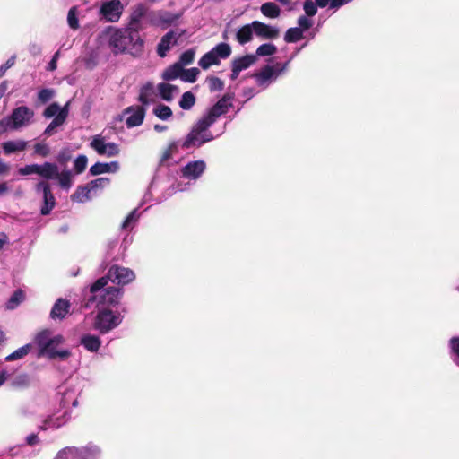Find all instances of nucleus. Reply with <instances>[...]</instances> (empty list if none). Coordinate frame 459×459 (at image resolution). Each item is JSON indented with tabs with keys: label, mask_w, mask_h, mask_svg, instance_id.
I'll return each instance as SVG.
<instances>
[{
	"label": "nucleus",
	"mask_w": 459,
	"mask_h": 459,
	"mask_svg": "<svg viewBox=\"0 0 459 459\" xmlns=\"http://www.w3.org/2000/svg\"><path fill=\"white\" fill-rule=\"evenodd\" d=\"M108 284V278H100L90 286L88 290H85V307L112 309L119 304L123 290Z\"/></svg>",
	"instance_id": "nucleus-2"
},
{
	"label": "nucleus",
	"mask_w": 459,
	"mask_h": 459,
	"mask_svg": "<svg viewBox=\"0 0 459 459\" xmlns=\"http://www.w3.org/2000/svg\"><path fill=\"white\" fill-rule=\"evenodd\" d=\"M277 51V48L275 45L272 44V43H264V44H262L260 45L256 51H255V56H273L276 53Z\"/></svg>",
	"instance_id": "nucleus-44"
},
{
	"label": "nucleus",
	"mask_w": 459,
	"mask_h": 459,
	"mask_svg": "<svg viewBox=\"0 0 459 459\" xmlns=\"http://www.w3.org/2000/svg\"><path fill=\"white\" fill-rule=\"evenodd\" d=\"M55 96L53 89L45 88L38 92V99L41 103L48 102Z\"/></svg>",
	"instance_id": "nucleus-54"
},
{
	"label": "nucleus",
	"mask_w": 459,
	"mask_h": 459,
	"mask_svg": "<svg viewBox=\"0 0 459 459\" xmlns=\"http://www.w3.org/2000/svg\"><path fill=\"white\" fill-rule=\"evenodd\" d=\"M28 50H29L30 54L33 56H38L42 52L40 45H39L38 43H35V42L30 43L29 47H28Z\"/></svg>",
	"instance_id": "nucleus-64"
},
{
	"label": "nucleus",
	"mask_w": 459,
	"mask_h": 459,
	"mask_svg": "<svg viewBox=\"0 0 459 459\" xmlns=\"http://www.w3.org/2000/svg\"><path fill=\"white\" fill-rule=\"evenodd\" d=\"M157 91L160 97L168 102H170L174 99V96L179 92L177 86L166 82L159 83L157 85Z\"/></svg>",
	"instance_id": "nucleus-30"
},
{
	"label": "nucleus",
	"mask_w": 459,
	"mask_h": 459,
	"mask_svg": "<svg viewBox=\"0 0 459 459\" xmlns=\"http://www.w3.org/2000/svg\"><path fill=\"white\" fill-rule=\"evenodd\" d=\"M128 115L126 119V125L128 128L139 126L143 124L145 117V108L143 106H130L124 111Z\"/></svg>",
	"instance_id": "nucleus-18"
},
{
	"label": "nucleus",
	"mask_w": 459,
	"mask_h": 459,
	"mask_svg": "<svg viewBox=\"0 0 459 459\" xmlns=\"http://www.w3.org/2000/svg\"><path fill=\"white\" fill-rule=\"evenodd\" d=\"M303 30L293 27L287 30L284 35V40L288 43L298 42L299 40L303 39Z\"/></svg>",
	"instance_id": "nucleus-38"
},
{
	"label": "nucleus",
	"mask_w": 459,
	"mask_h": 459,
	"mask_svg": "<svg viewBox=\"0 0 459 459\" xmlns=\"http://www.w3.org/2000/svg\"><path fill=\"white\" fill-rule=\"evenodd\" d=\"M317 4L312 0H306L303 4L304 11L307 16H314L317 12Z\"/></svg>",
	"instance_id": "nucleus-56"
},
{
	"label": "nucleus",
	"mask_w": 459,
	"mask_h": 459,
	"mask_svg": "<svg viewBox=\"0 0 459 459\" xmlns=\"http://www.w3.org/2000/svg\"><path fill=\"white\" fill-rule=\"evenodd\" d=\"M255 35L263 39H274L279 37L280 30L277 26L266 24L260 21L253 22Z\"/></svg>",
	"instance_id": "nucleus-19"
},
{
	"label": "nucleus",
	"mask_w": 459,
	"mask_h": 459,
	"mask_svg": "<svg viewBox=\"0 0 459 459\" xmlns=\"http://www.w3.org/2000/svg\"><path fill=\"white\" fill-rule=\"evenodd\" d=\"M109 44L115 53H122L126 50L136 55L143 47V39L139 33L130 30L128 27L115 30L109 39Z\"/></svg>",
	"instance_id": "nucleus-3"
},
{
	"label": "nucleus",
	"mask_w": 459,
	"mask_h": 459,
	"mask_svg": "<svg viewBox=\"0 0 459 459\" xmlns=\"http://www.w3.org/2000/svg\"><path fill=\"white\" fill-rule=\"evenodd\" d=\"M139 219V214L137 213V209L133 210L125 219L122 223V229L125 230H131L135 225L136 221Z\"/></svg>",
	"instance_id": "nucleus-46"
},
{
	"label": "nucleus",
	"mask_w": 459,
	"mask_h": 459,
	"mask_svg": "<svg viewBox=\"0 0 459 459\" xmlns=\"http://www.w3.org/2000/svg\"><path fill=\"white\" fill-rule=\"evenodd\" d=\"M34 152L41 157H47L50 153V148L45 143H38L34 145Z\"/></svg>",
	"instance_id": "nucleus-55"
},
{
	"label": "nucleus",
	"mask_w": 459,
	"mask_h": 459,
	"mask_svg": "<svg viewBox=\"0 0 459 459\" xmlns=\"http://www.w3.org/2000/svg\"><path fill=\"white\" fill-rule=\"evenodd\" d=\"M92 191L88 185L78 186L75 192L71 195V200L76 203H85L92 197Z\"/></svg>",
	"instance_id": "nucleus-31"
},
{
	"label": "nucleus",
	"mask_w": 459,
	"mask_h": 459,
	"mask_svg": "<svg viewBox=\"0 0 459 459\" xmlns=\"http://www.w3.org/2000/svg\"><path fill=\"white\" fill-rule=\"evenodd\" d=\"M71 159V153L69 150L63 149L57 154L56 160L61 164H65Z\"/></svg>",
	"instance_id": "nucleus-60"
},
{
	"label": "nucleus",
	"mask_w": 459,
	"mask_h": 459,
	"mask_svg": "<svg viewBox=\"0 0 459 459\" xmlns=\"http://www.w3.org/2000/svg\"><path fill=\"white\" fill-rule=\"evenodd\" d=\"M34 111L27 106H20L13 109L9 117L12 131L29 126L33 122Z\"/></svg>",
	"instance_id": "nucleus-8"
},
{
	"label": "nucleus",
	"mask_w": 459,
	"mask_h": 459,
	"mask_svg": "<svg viewBox=\"0 0 459 459\" xmlns=\"http://www.w3.org/2000/svg\"><path fill=\"white\" fill-rule=\"evenodd\" d=\"M70 354H71V352L66 349L56 350V349H55V347H53V349H51V351L47 354V356L51 359H56V358H60L61 359H65L70 356Z\"/></svg>",
	"instance_id": "nucleus-53"
},
{
	"label": "nucleus",
	"mask_w": 459,
	"mask_h": 459,
	"mask_svg": "<svg viewBox=\"0 0 459 459\" xmlns=\"http://www.w3.org/2000/svg\"><path fill=\"white\" fill-rule=\"evenodd\" d=\"M88 158L84 154L79 155L74 161V169L76 174H81L87 167Z\"/></svg>",
	"instance_id": "nucleus-48"
},
{
	"label": "nucleus",
	"mask_w": 459,
	"mask_h": 459,
	"mask_svg": "<svg viewBox=\"0 0 459 459\" xmlns=\"http://www.w3.org/2000/svg\"><path fill=\"white\" fill-rule=\"evenodd\" d=\"M18 173L21 176H28L32 174L38 175V164H29L22 167L18 169Z\"/></svg>",
	"instance_id": "nucleus-57"
},
{
	"label": "nucleus",
	"mask_w": 459,
	"mask_h": 459,
	"mask_svg": "<svg viewBox=\"0 0 459 459\" xmlns=\"http://www.w3.org/2000/svg\"><path fill=\"white\" fill-rule=\"evenodd\" d=\"M70 308V302L65 299H58L52 307L50 311V317L54 320H62L68 314Z\"/></svg>",
	"instance_id": "nucleus-23"
},
{
	"label": "nucleus",
	"mask_w": 459,
	"mask_h": 459,
	"mask_svg": "<svg viewBox=\"0 0 459 459\" xmlns=\"http://www.w3.org/2000/svg\"><path fill=\"white\" fill-rule=\"evenodd\" d=\"M79 391L68 385L60 387L57 394V400L59 402V408L67 410L70 406L76 407L78 404Z\"/></svg>",
	"instance_id": "nucleus-16"
},
{
	"label": "nucleus",
	"mask_w": 459,
	"mask_h": 459,
	"mask_svg": "<svg viewBox=\"0 0 459 459\" xmlns=\"http://www.w3.org/2000/svg\"><path fill=\"white\" fill-rule=\"evenodd\" d=\"M255 34L253 22L240 27L236 32V39L240 45H245L253 39Z\"/></svg>",
	"instance_id": "nucleus-28"
},
{
	"label": "nucleus",
	"mask_w": 459,
	"mask_h": 459,
	"mask_svg": "<svg viewBox=\"0 0 459 459\" xmlns=\"http://www.w3.org/2000/svg\"><path fill=\"white\" fill-rule=\"evenodd\" d=\"M151 10H149L143 4H138L133 9L130 21L127 27L139 33L140 30L145 28L144 22L148 23V15Z\"/></svg>",
	"instance_id": "nucleus-11"
},
{
	"label": "nucleus",
	"mask_w": 459,
	"mask_h": 459,
	"mask_svg": "<svg viewBox=\"0 0 459 459\" xmlns=\"http://www.w3.org/2000/svg\"><path fill=\"white\" fill-rule=\"evenodd\" d=\"M109 184V179L107 178H99L97 179L91 180L88 185V186L91 189L92 192H96L97 189H102L106 187Z\"/></svg>",
	"instance_id": "nucleus-50"
},
{
	"label": "nucleus",
	"mask_w": 459,
	"mask_h": 459,
	"mask_svg": "<svg viewBox=\"0 0 459 459\" xmlns=\"http://www.w3.org/2000/svg\"><path fill=\"white\" fill-rule=\"evenodd\" d=\"M206 169V163L203 160L188 161L182 166L178 171V178L172 187L176 192H184L190 189L192 186L202 177Z\"/></svg>",
	"instance_id": "nucleus-4"
},
{
	"label": "nucleus",
	"mask_w": 459,
	"mask_h": 459,
	"mask_svg": "<svg viewBox=\"0 0 459 459\" xmlns=\"http://www.w3.org/2000/svg\"><path fill=\"white\" fill-rule=\"evenodd\" d=\"M450 349V358L452 361L459 368V336L452 337L448 343Z\"/></svg>",
	"instance_id": "nucleus-37"
},
{
	"label": "nucleus",
	"mask_w": 459,
	"mask_h": 459,
	"mask_svg": "<svg viewBox=\"0 0 459 459\" xmlns=\"http://www.w3.org/2000/svg\"><path fill=\"white\" fill-rule=\"evenodd\" d=\"M298 25L299 29L303 30V32L310 29L313 25V22L310 18H308L307 15H301L298 19Z\"/></svg>",
	"instance_id": "nucleus-59"
},
{
	"label": "nucleus",
	"mask_w": 459,
	"mask_h": 459,
	"mask_svg": "<svg viewBox=\"0 0 459 459\" xmlns=\"http://www.w3.org/2000/svg\"><path fill=\"white\" fill-rule=\"evenodd\" d=\"M255 61L256 56L255 55H246L241 57L235 58L231 64V80H236L238 77L240 72L249 68L252 65L255 63Z\"/></svg>",
	"instance_id": "nucleus-20"
},
{
	"label": "nucleus",
	"mask_w": 459,
	"mask_h": 459,
	"mask_svg": "<svg viewBox=\"0 0 459 459\" xmlns=\"http://www.w3.org/2000/svg\"><path fill=\"white\" fill-rule=\"evenodd\" d=\"M80 343L88 351L97 352L100 348L101 341L100 337L95 334L86 333L81 337Z\"/></svg>",
	"instance_id": "nucleus-29"
},
{
	"label": "nucleus",
	"mask_w": 459,
	"mask_h": 459,
	"mask_svg": "<svg viewBox=\"0 0 459 459\" xmlns=\"http://www.w3.org/2000/svg\"><path fill=\"white\" fill-rule=\"evenodd\" d=\"M178 18V14H174L166 10H151L148 15V24L165 29L173 24Z\"/></svg>",
	"instance_id": "nucleus-13"
},
{
	"label": "nucleus",
	"mask_w": 459,
	"mask_h": 459,
	"mask_svg": "<svg viewBox=\"0 0 459 459\" xmlns=\"http://www.w3.org/2000/svg\"><path fill=\"white\" fill-rule=\"evenodd\" d=\"M12 130V123L9 120V117H5L0 120V134Z\"/></svg>",
	"instance_id": "nucleus-62"
},
{
	"label": "nucleus",
	"mask_w": 459,
	"mask_h": 459,
	"mask_svg": "<svg viewBox=\"0 0 459 459\" xmlns=\"http://www.w3.org/2000/svg\"><path fill=\"white\" fill-rule=\"evenodd\" d=\"M102 278H108L109 281L117 285H126L133 281L135 278L134 273L129 269L119 265H112L107 275Z\"/></svg>",
	"instance_id": "nucleus-10"
},
{
	"label": "nucleus",
	"mask_w": 459,
	"mask_h": 459,
	"mask_svg": "<svg viewBox=\"0 0 459 459\" xmlns=\"http://www.w3.org/2000/svg\"><path fill=\"white\" fill-rule=\"evenodd\" d=\"M182 67L181 65L176 63L173 65L167 68L163 74L162 78L166 81L175 80L178 77L181 78Z\"/></svg>",
	"instance_id": "nucleus-40"
},
{
	"label": "nucleus",
	"mask_w": 459,
	"mask_h": 459,
	"mask_svg": "<svg viewBox=\"0 0 459 459\" xmlns=\"http://www.w3.org/2000/svg\"><path fill=\"white\" fill-rule=\"evenodd\" d=\"M16 56H11L4 65L0 66V77L4 76L6 71L11 68L15 63Z\"/></svg>",
	"instance_id": "nucleus-61"
},
{
	"label": "nucleus",
	"mask_w": 459,
	"mask_h": 459,
	"mask_svg": "<svg viewBox=\"0 0 459 459\" xmlns=\"http://www.w3.org/2000/svg\"><path fill=\"white\" fill-rule=\"evenodd\" d=\"M100 455V448L95 445H88L78 448L77 459H98Z\"/></svg>",
	"instance_id": "nucleus-32"
},
{
	"label": "nucleus",
	"mask_w": 459,
	"mask_h": 459,
	"mask_svg": "<svg viewBox=\"0 0 459 459\" xmlns=\"http://www.w3.org/2000/svg\"><path fill=\"white\" fill-rule=\"evenodd\" d=\"M180 148L184 149L183 140H176L170 142L169 146L162 154L161 162H167L169 165L171 163V160H173V162H176L174 157L178 153Z\"/></svg>",
	"instance_id": "nucleus-27"
},
{
	"label": "nucleus",
	"mask_w": 459,
	"mask_h": 459,
	"mask_svg": "<svg viewBox=\"0 0 459 459\" xmlns=\"http://www.w3.org/2000/svg\"><path fill=\"white\" fill-rule=\"evenodd\" d=\"M66 119L65 110L63 111L61 114H58L54 117V119L50 122V124L46 127L44 131V134L46 135H51L54 129L57 126H62Z\"/></svg>",
	"instance_id": "nucleus-42"
},
{
	"label": "nucleus",
	"mask_w": 459,
	"mask_h": 459,
	"mask_svg": "<svg viewBox=\"0 0 459 459\" xmlns=\"http://www.w3.org/2000/svg\"><path fill=\"white\" fill-rule=\"evenodd\" d=\"M35 343L39 348V356L46 355L53 349L51 342H64L65 339L61 334L52 335L50 330H43L35 336Z\"/></svg>",
	"instance_id": "nucleus-14"
},
{
	"label": "nucleus",
	"mask_w": 459,
	"mask_h": 459,
	"mask_svg": "<svg viewBox=\"0 0 459 459\" xmlns=\"http://www.w3.org/2000/svg\"><path fill=\"white\" fill-rule=\"evenodd\" d=\"M124 316L119 311L108 307L98 309L94 318L93 327L101 334H106L117 328L123 321Z\"/></svg>",
	"instance_id": "nucleus-5"
},
{
	"label": "nucleus",
	"mask_w": 459,
	"mask_h": 459,
	"mask_svg": "<svg viewBox=\"0 0 459 459\" xmlns=\"http://www.w3.org/2000/svg\"><path fill=\"white\" fill-rule=\"evenodd\" d=\"M199 74V70L196 67L183 69L181 72V80L186 82H195Z\"/></svg>",
	"instance_id": "nucleus-47"
},
{
	"label": "nucleus",
	"mask_w": 459,
	"mask_h": 459,
	"mask_svg": "<svg viewBox=\"0 0 459 459\" xmlns=\"http://www.w3.org/2000/svg\"><path fill=\"white\" fill-rule=\"evenodd\" d=\"M231 52V47L228 43H219L201 57L198 65L204 70H206L212 65H218L221 59L228 58Z\"/></svg>",
	"instance_id": "nucleus-7"
},
{
	"label": "nucleus",
	"mask_w": 459,
	"mask_h": 459,
	"mask_svg": "<svg viewBox=\"0 0 459 459\" xmlns=\"http://www.w3.org/2000/svg\"><path fill=\"white\" fill-rule=\"evenodd\" d=\"M78 447L67 446L60 450L55 459H77Z\"/></svg>",
	"instance_id": "nucleus-45"
},
{
	"label": "nucleus",
	"mask_w": 459,
	"mask_h": 459,
	"mask_svg": "<svg viewBox=\"0 0 459 459\" xmlns=\"http://www.w3.org/2000/svg\"><path fill=\"white\" fill-rule=\"evenodd\" d=\"M28 142L25 140H11L2 143L1 147L5 155L21 152L26 150Z\"/></svg>",
	"instance_id": "nucleus-25"
},
{
	"label": "nucleus",
	"mask_w": 459,
	"mask_h": 459,
	"mask_svg": "<svg viewBox=\"0 0 459 459\" xmlns=\"http://www.w3.org/2000/svg\"><path fill=\"white\" fill-rule=\"evenodd\" d=\"M177 43V38L174 31L167 32L158 44L157 53L160 57H164L167 52L170 49L171 46Z\"/></svg>",
	"instance_id": "nucleus-26"
},
{
	"label": "nucleus",
	"mask_w": 459,
	"mask_h": 459,
	"mask_svg": "<svg viewBox=\"0 0 459 459\" xmlns=\"http://www.w3.org/2000/svg\"><path fill=\"white\" fill-rule=\"evenodd\" d=\"M59 56H60V51L58 50L53 55L51 60L48 64V66H47L48 71L53 72L56 69V67H57L56 64H57V60H58Z\"/></svg>",
	"instance_id": "nucleus-63"
},
{
	"label": "nucleus",
	"mask_w": 459,
	"mask_h": 459,
	"mask_svg": "<svg viewBox=\"0 0 459 459\" xmlns=\"http://www.w3.org/2000/svg\"><path fill=\"white\" fill-rule=\"evenodd\" d=\"M32 350V344L27 343L17 350H15L13 352L9 354L5 357L6 361H14L21 359H23L25 356H27Z\"/></svg>",
	"instance_id": "nucleus-35"
},
{
	"label": "nucleus",
	"mask_w": 459,
	"mask_h": 459,
	"mask_svg": "<svg viewBox=\"0 0 459 459\" xmlns=\"http://www.w3.org/2000/svg\"><path fill=\"white\" fill-rule=\"evenodd\" d=\"M90 146L99 155L108 158L117 156L120 151L118 144L108 142L107 137L102 134L94 135L90 143Z\"/></svg>",
	"instance_id": "nucleus-9"
},
{
	"label": "nucleus",
	"mask_w": 459,
	"mask_h": 459,
	"mask_svg": "<svg viewBox=\"0 0 459 459\" xmlns=\"http://www.w3.org/2000/svg\"><path fill=\"white\" fill-rule=\"evenodd\" d=\"M24 299V293L21 290H15L7 300L5 307L9 310L16 308Z\"/></svg>",
	"instance_id": "nucleus-41"
},
{
	"label": "nucleus",
	"mask_w": 459,
	"mask_h": 459,
	"mask_svg": "<svg viewBox=\"0 0 459 459\" xmlns=\"http://www.w3.org/2000/svg\"><path fill=\"white\" fill-rule=\"evenodd\" d=\"M65 110L66 117H68L69 113V102H67L64 107L60 108V106L54 102L51 103L43 112V116L46 118H51L56 117L58 114H61L63 111Z\"/></svg>",
	"instance_id": "nucleus-34"
},
{
	"label": "nucleus",
	"mask_w": 459,
	"mask_h": 459,
	"mask_svg": "<svg viewBox=\"0 0 459 459\" xmlns=\"http://www.w3.org/2000/svg\"><path fill=\"white\" fill-rule=\"evenodd\" d=\"M209 89L211 91H220L224 88V82L218 77L212 76L208 79Z\"/></svg>",
	"instance_id": "nucleus-51"
},
{
	"label": "nucleus",
	"mask_w": 459,
	"mask_h": 459,
	"mask_svg": "<svg viewBox=\"0 0 459 459\" xmlns=\"http://www.w3.org/2000/svg\"><path fill=\"white\" fill-rule=\"evenodd\" d=\"M59 169L56 163L46 161L38 164V175L48 182V180L56 179L58 176Z\"/></svg>",
	"instance_id": "nucleus-22"
},
{
	"label": "nucleus",
	"mask_w": 459,
	"mask_h": 459,
	"mask_svg": "<svg viewBox=\"0 0 459 459\" xmlns=\"http://www.w3.org/2000/svg\"><path fill=\"white\" fill-rule=\"evenodd\" d=\"M195 55V52L193 48L186 50L181 54L179 62L178 64L181 65V67L190 65L194 61Z\"/></svg>",
	"instance_id": "nucleus-49"
},
{
	"label": "nucleus",
	"mask_w": 459,
	"mask_h": 459,
	"mask_svg": "<svg viewBox=\"0 0 459 459\" xmlns=\"http://www.w3.org/2000/svg\"><path fill=\"white\" fill-rule=\"evenodd\" d=\"M262 14L267 18L275 19L281 14L280 7L273 2H266L260 6Z\"/></svg>",
	"instance_id": "nucleus-33"
},
{
	"label": "nucleus",
	"mask_w": 459,
	"mask_h": 459,
	"mask_svg": "<svg viewBox=\"0 0 459 459\" xmlns=\"http://www.w3.org/2000/svg\"><path fill=\"white\" fill-rule=\"evenodd\" d=\"M29 376L27 374H21L13 379V385L15 387H23L27 386L29 385Z\"/></svg>",
	"instance_id": "nucleus-58"
},
{
	"label": "nucleus",
	"mask_w": 459,
	"mask_h": 459,
	"mask_svg": "<svg viewBox=\"0 0 459 459\" xmlns=\"http://www.w3.org/2000/svg\"><path fill=\"white\" fill-rule=\"evenodd\" d=\"M70 419V413L67 410H62L58 408L52 413L47 415L44 419L40 429L42 430H48L50 429H58L68 422Z\"/></svg>",
	"instance_id": "nucleus-15"
},
{
	"label": "nucleus",
	"mask_w": 459,
	"mask_h": 459,
	"mask_svg": "<svg viewBox=\"0 0 459 459\" xmlns=\"http://www.w3.org/2000/svg\"><path fill=\"white\" fill-rule=\"evenodd\" d=\"M35 191L42 195L43 205L40 209L41 214H49L56 204L55 197L51 192L50 184L45 180H40L36 184Z\"/></svg>",
	"instance_id": "nucleus-12"
},
{
	"label": "nucleus",
	"mask_w": 459,
	"mask_h": 459,
	"mask_svg": "<svg viewBox=\"0 0 459 459\" xmlns=\"http://www.w3.org/2000/svg\"><path fill=\"white\" fill-rule=\"evenodd\" d=\"M123 4L119 0L104 2L100 7V13L109 22H117L123 12Z\"/></svg>",
	"instance_id": "nucleus-17"
},
{
	"label": "nucleus",
	"mask_w": 459,
	"mask_h": 459,
	"mask_svg": "<svg viewBox=\"0 0 459 459\" xmlns=\"http://www.w3.org/2000/svg\"><path fill=\"white\" fill-rule=\"evenodd\" d=\"M67 22L71 29L76 30L79 28V21L77 18L76 7H72L67 14Z\"/></svg>",
	"instance_id": "nucleus-52"
},
{
	"label": "nucleus",
	"mask_w": 459,
	"mask_h": 459,
	"mask_svg": "<svg viewBox=\"0 0 459 459\" xmlns=\"http://www.w3.org/2000/svg\"><path fill=\"white\" fill-rule=\"evenodd\" d=\"M152 113L155 117L163 121L169 120L173 115L171 108L164 104L156 105L153 108Z\"/></svg>",
	"instance_id": "nucleus-36"
},
{
	"label": "nucleus",
	"mask_w": 459,
	"mask_h": 459,
	"mask_svg": "<svg viewBox=\"0 0 459 459\" xmlns=\"http://www.w3.org/2000/svg\"><path fill=\"white\" fill-rule=\"evenodd\" d=\"M156 100L157 94L153 83L150 82L144 83L140 89L138 97L139 102H141L142 106L145 108L151 104L155 103Z\"/></svg>",
	"instance_id": "nucleus-21"
},
{
	"label": "nucleus",
	"mask_w": 459,
	"mask_h": 459,
	"mask_svg": "<svg viewBox=\"0 0 459 459\" xmlns=\"http://www.w3.org/2000/svg\"><path fill=\"white\" fill-rule=\"evenodd\" d=\"M119 169V163L117 161L96 162L90 168V174L97 176L104 173H116Z\"/></svg>",
	"instance_id": "nucleus-24"
},
{
	"label": "nucleus",
	"mask_w": 459,
	"mask_h": 459,
	"mask_svg": "<svg viewBox=\"0 0 459 459\" xmlns=\"http://www.w3.org/2000/svg\"><path fill=\"white\" fill-rule=\"evenodd\" d=\"M73 173L71 170H63L62 172H58V176L56 178V180L59 182V186L65 190H68L72 185Z\"/></svg>",
	"instance_id": "nucleus-39"
},
{
	"label": "nucleus",
	"mask_w": 459,
	"mask_h": 459,
	"mask_svg": "<svg viewBox=\"0 0 459 459\" xmlns=\"http://www.w3.org/2000/svg\"><path fill=\"white\" fill-rule=\"evenodd\" d=\"M289 63L290 61H287L284 64L276 63L273 65H267L264 66L260 72L254 74L257 85L263 89H266L287 70Z\"/></svg>",
	"instance_id": "nucleus-6"
},
{
	"label": "nucleus",
	"mask_w": 459,
	"mask_h": 459,
	"mask_svg": "<svg viewBox=\"0 0 459 459\" xmlns=\"http://www.w3.org/2000/svg\"><path fill=\"white\" fill-rule=\"evenodd\" d=\"M233 94H224L213 106L209 108L203 116L193 125L189 133L183 139V148L189 150L191 148H200L204 144L213 141L215 138L224 134L226 123L222 129L214 135L210 127L222 115L228 113L232 106Z\"/></svg>",
	"instance_id": "nucleus-1"
},
{
	"label": "nucleus",
	"mask_w": 459,
	"mask_h": 459,
	"mask_svg": "<svg viewBox=\"0 0 459 459\" xmlns=\"http://www.w3.org/2000/svg\"><path fill=\"white\" fill-rule=\"evenodd\" d=\"M195 103V97L191 91L185 92L179 100V107L184 110H189Z\"/></svg>",
	"instance_id": "nucleus-43"
}]
</instances>
